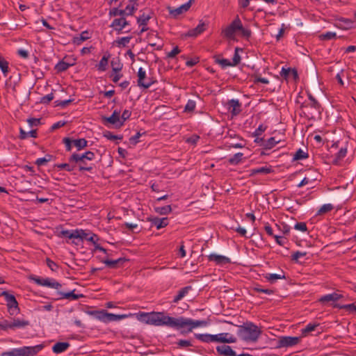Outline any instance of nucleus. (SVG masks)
Here are the masks:
<instances>
[{
    "label": "nucleus",
    "instance_id": "obj_58",
    "mask_svg": "<svg viewBox=\"0 0 356 356\" xmlns=\"http://www.w3.org/2000/svg\"><path fill=\"white\" fill-rule=\"evenodd\" d=\"M123 10H124L125 16L132 15L134 14V11L137 10V7L135 6L134 5H128Z\"/></svg>",
    "mask_w": 356,
    "mask_h": 356
},
{
    "label": "nucleus",
    "instance_id": "obj_38",
    "mask_svg": "<svg viewBox=\"0 0 356 356\" xmlns=\"http://www.w3.org/2000/svg\"><path fill=\"white\" fill-rule=\"evenodd\" d=\"M73 145L77 148V150H81L88 145V141L85 138L73 140Z\"/></svg>",
    "mask_w": 356,
    "mask_h": 356
},
{
    "label": "nucleus",
    "instance_id": "obj_25",
    "mask_svg": "<svg viewBox=\"0 0 356 356\" xmlns=\"http://www.w3.org/2000/svg\"><path fill=\"white\" fill-rule=\"evenodd\" d=\"M30 325V322L27 320L24 319H13V321L10 322L11 330H15L17 328H23Z\"/></svg>",
    "mask_w": 356,
    "mask_h": 356
},
{
    "label": "nucleus",
    "instance_id": "obj_43",
    "mask_svg": "<svg viewBox=\"0 0 356 356\" xmlns=\"http://www.w3.org/2000/svg\"><path fill=\"white\" fill-rule=\"evenodd\" d=\"M155 211L157 213L161 215H167L172 211V208L170 205H166L163 207H155Z\"/></svg>",
    "mask_w": 356,
    "mask_h": 356
},
{
    "label": "nucleus",
    "instance_id": "obj_30",
    "mask_svg": "<svg viewBox=\"0 0 356 356\" xmlns=\"http://www.w3.org/2000/svg\"><path fill=\"white\" fill-rule=\"evenodd\" d=\"M90 38V33L88 31H83L80 35L75 36L73 38V43L77 45L81 44L83 42L87 40Z\"/></svg>",
    "mask_w": 356,
    "mask_h": 356
},
{
    "label": "nucleus",
    "instance_id": "obj_11",
    "mask_svg": "<svg viewBox=\"0 0 356 356\" xmlns=\"http://www.w3.org/2000/svg\"><path fill=\"white\" fill-rule=\"evenodd\" d=\"M208 24L205 23L204 22H202V20L200 21V24L194 29H190L186 34V37H192L195 38L198 35H200L207 28Z\"/></svg>",
    "mask_w": 356,
    "mask_h": 356
},
{
    "label": "nucleus",
    "instance_id": "obj_62",
    "mask_svg": "<svg viewBox=\"0 0 356 356\" xmlns=\"http://www.w3.org/2000/svg\"><path fill=\"white\" fill-rule=\"evenodd\" d=\"M131 115V112L129 110H124L121 116V122H120L119 127H121L123 125L124 122L127 120H128Z\"/></svg>",
    "mask_w": 356,
    "mask_h": 356
},
{
    "label": "nucleus",
    "instance_id": "obj_51",
    "mask_svg": "<svg viewBox=\"0 0 356 356\" xmlns=\"http://www.w3.org/2000/svg\"><path fill=\"white\" fill-rule=\"evenodd\" d=\"M103 136L106 138L108 140H122V136H118V135H114L113 134V133L111 131H106L104 132L103 134Z\"/></svg>",
    "mask_w": 356,
    "mask_h": 356
},
{
    "label": "nucleus",
    "instance_id": "obj_20",
    "mask_svg": "<svg viewBox=\"0 0 356 356\" xmlns=\"http://www.w3.org/2000/svg\"><path fill=\"white\" fill-rule=\"evenodd\" d=\"M128 261L124 257L119 258L115 260H111L108 259H104L102 261L106 266L109 268H118L119 267L122 266L123 264Z\"/></svg>",
    "mask_w": 356,
    "mask_h": 356
},
{
    "label": "nucleus",
    "instance_id": "obj_55",
    "mask_svg": "<svg viewBox=\"0 0 356 356\" xmlns=\"http://www.w3.org/2000/svg\"><path fill=\"white\" fill-rule=\"evenodd\" d=\"M109 15L111 16H121V17H125L124 12L123 9L119 8H113L110 10Z\"/></svg>",
    "mask_w": 356,
    "mask_h": 356
},
{
    "label": "nucleus",
    "instance_id": "obj_22",
    "mask_svg": "<svg viewBox=\"0 0 356 356\" xmlns=\"http://www.w3.org/2000/svg\"><path fill=\"white\" fill-rule=\"evenodd\" d=\"M208 259L209 261H215L217 264H226L231 262L229 258L216 254H211L208 256Z\"/></svg>",
    "mask_w": 356,
    "mask_h": 356
},
{
    "label": "nucleus",
    "instance_id": "obj_10",
    "mask_svg": "<svg viewBox=\"0 0 356 356\" xmlns=\"http://www.w3.org/2000/svg\"><path fill=\"white\" fill-rule=\"evenodd\" d=\"M102 122L104 125H107V124H111L115 125V127H120L119 124L120 122H121L120 112L117 110H115L111 116H103Z\"/></svg>",
    "mask_w": 356,
    "mask_h": 356
},
{
    "label": "nucleus",
    "instance_id": "obj_27",
    "mask_svg": "<svg viewBox=\"0 0 356 356\" xmlns=\"http://www.w3.org/2000/svg\"><path fill=\"white\" fill-rule=\"evenodd\" d=\"M195 339L200 340L202 342L204 343H211L215 342V339L216 337L215 334H195Z\"/></svg>",
    "mask_w": 356,
    "mask_h": 356
},
{
    "label": "nucleus",
    "instance_id": "obj_4",
    "mask_svg": "<svg viewBox=\"0 0 356 356\" xmlns=\"http://www.w3.org/2000/svg\"><path fill=\"white\" fill-rule=\"evenodd\" d=\"M86 313L90 316H94L96 319L104 323L117 321L127 317L126 314H114L107 312L106 310H88Z\"/></svg>",
    "mask_w": 356,
    "mask_h": 356
},
{
    "label": "nucleus",
    "instance_id": "obj_40",
    "mask_svg": "<svg viewBox=\"0 0 356 356\" xmlns=\"http://www.w3.org/2000/svg\"><path fill=\"white\" fill-rule=\"evenodd\" d=\"M334 308L338 309H344L350 312H356V305L354 303L341 305L339 304H333Z\"/></svg>",
    "mask_w": 356,
    "mask_h": 356
},
{
    "label": "nucleus",
    "instance_id": "obj_36",
    "mask_svg": "<svg viewBox=\"0 0 356 356\" xmlns=\"http://www.w3.org/2000/svg\"><path fill=\"white\" fill-rule=\"evenodd\" d=\"M73 64L66 63L63 60L59 61L55 66V70L58 72H63L66 71Z\"/></svg>",
    "mask_w": 356,
    "mask_h": 356
},
{
    "label": "nucleus",
    "instance_id": "obj_13",
    "mask_svg": "<svg viewBox=\"0 0 356 356\" xmlns=\"http://www.w3.org/2000/svg\"><path fill=\"white\" fill-rule=\"evenodd\" d=\"M193 1V0H189L187 3L181 5V6L177 8L168 7V9L169 10L170 14L172 15L174 17H176L178 15L182 14L183 13L186 12L191 8Z\"/></svg>",
    "mask_w": 356,
    "mask_h": 356
},
{
    "label": "nucleus",
    "instance_id": "obj_12",
    "mask_svg": "<svg viewBox=\"0 0 356 356\" xmlns=\"http://www.w3.org/2000/svg\"><path fill=\"white\" fill-rule=\"evenodd\" d=\"M344 296L342 294L337 293H332L330 294H326L325 296H321L318 301L322 304H325L329 302H332V305L333 304H336L335 302L343 298Z\"/></svg>",
    "mask_w": 356,
    "mask_h": 356
},
{
    "label": "nucleus",
    "instance_id": "obj_50",
    "mask_svg": "<svg viewBox=\"0 0 356 356\" xmlns=\"http://www.w3.org/2000/svg\"><path fill=\"white\" fill-rule=\"evenodd\" d=\"M131 39V36L122 37L121 38L116 40L115 41V43L117 44V45L119 47H125L130 42Z\"/></svg>",
    "mask_w": 356,
    "mask_h": 356
},
{
    "label": "nucleus",
    "instance_id": "obj_17",
    "mask_svg": "<svg viewBox=\"0 0 356 356\" xmlns=\"http://www.w3.org/2000/svg\"><path fill=\"white\" fill-rule=\"evenodd\" d=\"M227 105L232 115H237L241 112V104L238 99L229 100Z\"/></svg>",
    "mask_w": 356,
    "mask_h": 356
},
{
    "label": "nucleus",
    "instance_id": "obj_14",
    "mask_svg": "<svg viewBox=\"0 0 356 356\" xmlns=\"http://www.w3.org/2000/svg\"><path fill=\"white\" fill-rule=\"evenodd\" d=\"M95 157V153L90 151H88L82 154H73L70 158L69 161H83V159H86L88 161H92Z\"/></svg>",
    "mask_w": 356,
    "mask_h": 356
},
{
    "label": "nucleus",
    "instance_id": "obj_57",
    "mask_svg": "<svg viewBox=\"0 0 356 356\" xmlns=\"http://www.w3.org/2000/svg\"><path fill=\"white\" fill-rule=\"evenodd\" d=\"M337 37V35L334 32H327L325 33L320 35L319 38L322 40H329L334 39Z\"/></svg>",
    "mask_w": 356,
    "mask_h": 356
},
{
    "label": "nucleus",
    "instance_id": "obj_64",
    "mask_svg": "<svg viewBox=\"0 0 356 356\" xmlns=\"http://www.w3.org/2000/svg\"><path fill=\"white\" fill-rule=\"evenodd\" d=\"M63 143L65 145L66 150L67 152H70L72 150V145L73 144V140L70 138H64L63 139Z\"/></svg>",
    "mask_w": 356,
    "mask_h": 356
},
{
    "label": "nucleus",
    "instance_id": "obj_23",
    "mask_svg": "<svg viewBox=\"0 0 356 356\" xmlns=\"http://www.w3.org/2000/svg\"><path fill=\"white\" fill-rule=\"evenodd\" d=\"M250 176H254L257 174H264L267 175L273 172V170L271 166H263L257 168H254L250 170Z\"/></svg>",
    "mask_w": 356,
    "mask_h": 356
},
{
    "label": "nucleus",
    "instance_id": "obj_19",
    "mask_svg": "<svg viewBox=\"0 0 356 356\" xmlns=\"http://www.w3.org/2000/svg\"><path fill=\"white\" fill-rule=\"evenodd\" d=\"M216 351L218 355L222 356H237L236 352L228 345H221L216 347Z\"/></svg>",
    "mask_w": 356,
    "mask_h": 356
},
{
    "label": "nucleus",
    "instance_id": "obj_16",
    "mask_svg": "<svg viewBox=\"0 0 356 356\" xmlns=\"http://www.w3.org/2000/svg\"><path fill=\"white\" fill-rule=\"evenodd\" d=\"M129 24V22L126 19L125 17H120L115 19L111 23V27L113 28L114 30L116 31L119 34L121 33L122 29Z\"/></svg>",
    "mask_w": 356,
    "mask_h": 356
},
{
    "label": "nucleus",
    "instance_id": "obj_48",
    "mask_svg": "<svg viewBox=\"0 0 356 356\" xmlns=\"http://www.w3.org/2000/svg\"><path fill=\"white\" fill-rule=\"evenodd\" d=\"M309 156L307 152H305L301 149H298V151L294 154L293 159V161L301 160L304 159H307Z\"/></svg>",
    "mask_w": 356,
    "mask_h": 356
},
{
    "label": "nucleus",
    "instance_id": "obj_32",
    "mask_svg": "<svg viewBox=\"0 0 356 356\" xmlns=\"http://www.w3.org/2000/svg\"><path fill=\"white\" fill-rule=\"evenodd\" d=\"M265 278L270 283H275L277 280L286 279L285 273L282 271L280 274L268 273L265 275Z\"/></svg>",
    "mask_w": 356,
    "mask_h": 356
},
{
    "label": "nucleus",
    "instance_id": "obj_7",
    "mask_svg": "<svg viewBox=\"0 0 356 356\" xmlns=\"http://www.w3.org/2000/svg\"><path fill=\"white\" fill-rule=\"evenodd\" d=\"M239 29H242V22L238 16H236L232 23L223 30L224 37L234 39L235 33Z\"/></svg>",
    "mask_w": 356,
    "mask_h": 356
},
{
    "label": "nucleus",
    "instance_id": "obj_63",
    "mask_svg": "<svg viewBox=\"0 0 356 356\" xmlns=\"http://www.w3.org/2000/svg\"><path fill=\"white\" fill-rule=\"evenodd\" d=\"M8 329L11 330L10 322L7 320L0 321V330L6 331Z\"/></svg>",
    "mask_w": 356,
    "mask_h": 356
},
{
    "label": "nucleus",
    "instance_id": "obj_26",
    "mask_svg": "<svg viewBox=\"0 0 356 356\" xmlns=\"http://www.w3.org/2000/svg\"><path fill=\"white\" fill-rule=\"evenodd\" d=\"M153 13L149 11L147 13L143 12L138 17H137V23L139 26H147L148 21L152 17Z\"/></svg>",
    "mask_w": 356,
    "mask_h": 356
},
{
    "label": "nucleus",
    "instance_id": "obj_33",
    "mask_svg": "<svg viewBox=\"0 0 356 356\" xmlns=\"http://www.w3.org/2000/svg\"><path fill=\"white\" fill-rule=\"evenodd\" d=\"M29 136H31L32 138H37V136H38L37 130L36 129H33V130H31L29 132H26L22 128L19 129V138L21 140H24L26 138H28Z\"/></svg>",
    "mask_w": 356,
    "mask_h": 356
},
{
    "label": "nucleus",
    "instance_id": "obj_21",
    "mask_svg": "<svg viewBox=\"0 0 356 356\" xmlns=\"http://www.w3.org/2000/svg\"><path fill=\"white\" fill-rule=\"evenodd\" d=\"M148 220L151 222L152 225H154L156 227L157 229H160L166 227L168 225V218H149Z\"/></svg>",
    "mask_w": 356,
    "mask_h": 356
},
{
    "label": "nucleus",
    "instance_id": "obj_59",
    "mask_svg": "<svg viewBox=\"0 0 356 356\" xmlns=\"http://www.w3.org/2000/svg\"><path fill=\"white\" fill-rule=\"evenodd\" d=\"M46 264L47 266L52 270V271H57L58 269V265L56 264L54 261H53L49 258L46 259Z\"/></svg>",
    "mask_w": 356,
    "mask_h": 356
},
{
    "label": "nucleus",
    "instance_id": "obj_1",
    "mask_svg": "<svg viewBox=\"0 0 356 356\" xmlns=\"http://www.w3.org/2000/svg\"><path fill=\"white\" fill-rule=\"evenodd\" d=\"M137 319L144 323L154 326H167L176 329L177 318L165 315L164 312H140Z\"/></svg>",
    "mask_w": 356,
    "mask_h": 356
},
{
    "label": "nucleus",
    "instance_id": "obj_34",
    "mask_svg": "<svg viewBox=\"0 0 356 356\" xmlns=\"http://www.w3.org/2000/svg\"><path fill=\"white\" fill-rule=\"evenodd\" d=\"M215 63L219 64L222 68H225L227 67H232L231 62L228 59L220 58L219 55H216L213 56Z\"/></svg>",
    "mask_w": 356,
    "mask_h": 356
},
{
    "label": "nucleus",
    "instance_id": "obj_49",
    "mask_svg": "<svg viewBox=\"0 0 356 356\" xmlns=\"http://www.w3.org/2000/svg\"><path fill=\"white\" fill-rule=\"evenodd\" d=\"M55 166L60 170H65L68 172H71L75 169L76 165H70L69 163H60V164H56Z\"/></svg>",
    "mask_w": 356,
    "mask_h": 356
},
{
    "label": "nucleus",
    "instance_id": "obj_6",
    "mask_svg": "<svg viewBox=\"0 0 356 356\" xmlns=\"http://www.w3.org/2000/svg\"><path fill=\"white\" fill-rule=\"evenodd\" d=\"M1 296L4 297L7 302L8 312L10 315H16L19 313L20 309L18 306V302L13 295L9 293L6 291H4L1 293Z\"/></svg>",
    "mask_w": 356,
    "mask_h": 356
},
{
    "label": "nucleus",
    "instance_id": "obj_31",
    "mask_svg": "<svg viewBox=\"0 0 356 356\" xmlns=\"http://www.w3.org/2000/svg\"><path fill=\"white\" fill-rule=\"evenodd\" d=\"M86 159H83V161H74L77 164L79 171H92L93 170V165L88 164Z\"/></svg>",
    "mask_w": 356,
    "mask_h": 356
},
{
    "label": "nucleus",
    "instance_id": "obj_39",
    "mask_svg": "<svg viewBox=\"0 0 356 356\" xmlns=\"http://www.w3.org/2000/svg\"><path fill=\"white\" fill-rule=\"evenodd\" d=\"M8 65V62L3 56L0 55V69L4 74V76H6L9 72Z\"/></svg>",
    "mask_w": 356,
    "mask_h": 356
},
{
    "label": "nucleus",
    "instance_id": "obj_5",
    "mask_svg": "<svg viewBox=\"0 0 356 356\" xmlns=\"http://www.w3.org/2000/svg\"><path fill=\"white\" fill-rule=\"evenodd\" d=\"M43 345L40 344L35 346H24L19 348H15L10 351L1 353L0 356H34L43 348Z\"/></svg>",
    "mask_w": 356,
    "mask_h": 356
},
{
    "label": "nucleus",
    "instance_id": "obj_60",
    "mask_svg": "<svg viewBox=\"0 0 356 356\" xmlns=\"http://www.w3.org/2000/svg\"><path fill=\"white\" fill-rule=\"evenodd\" d=\"M46 286L58 290L61 284L55 280L49 279Z\"/></svg>",
    "mask_w": 356,
    "mask_h": 356
},
{
    "label": "nucleus",
    "instance_id": "obj_8",
    "mask_svg": "<svg viewBox=\"0 0 356 356\" xmlns=\"http://www.w3.org/2000/svg\"><path fill=\"white\" fill-rule=\"evenodd\" d=\"M155 82L152 77L147 76L146 72L142 67L138 69L137 83L140 88L147 89Z\"/></svg>",
    "mask_w": 356,
    "mask_h": 356
},
{
    "label": "nucleus",
    "instance_id": "obj_35",
    "mask_svg": "<svg viewBox=\"0 0 356 356\" xmlns=\"http://www.w3.org/2000/svg\"><path fill=\"white\" fill-rule=\"evenodd\" d=\"M110 58V54H105L102 59L100 60L99 64L97 65V69L99 71L104 72L106 70V67L108 65V59Z\"/></svg>",
    "mask_w": 356,
    "mask_h": 356
},
{
    "label": "nucleus",
    "instance_id": "obj_37",
    "mask_svg": "<svg viewBox=\"0 0 356 356\" xmlns=\"http://www.w3.org/2000/svg\"><path fill=\"white\" fill-rule=\"evenodd\" d=\"M61 234L63 236L68 238L70 239H76V238H80V235H79L76 229L73 231L70 230H63L61 232Z\"/></svg>",
    "mask_w": 356,
    "mask_h": 356
},
{
    "label": "nucleus",
    "instance_id": "obj_9",
    "mask_svg": "<svg viewBox=\"0 0 356 356\" xmlns=\"http://www.w3.org/2000/svg\"><path fill=\"white\" fill-rule=\"evenodd\" d=\"M300 337H280L278 339L277 347L280 348L292 347L293 346L298 344L300 341Z\"/></svg>",
    "mask_w": 356,
    "mask_h": 356
},
{
    "label": "nucleus",
    "instance_id": "obj_52",
    "mask_svg": "<svg viewBox=\"0 0 356 356\" xmlns=\"http://www.w3.org/2000/svg\"><path fill=\"white\" fill-rule=\"evenodd\" d=\"M347 154L346 148H341L335 156L334 162L337 163L339 161L343 159Z\"/></svg>",
    "mask_w": 356,
    "mask_h": 356
},
{
    "label": "nucleus",
    "instance_id": "obj_29",
    "mask_svg": "<svg viewBox=\"0 0 356 356\" xmlns=\"http://www.w3.org/2000/svg\"><path fill=\"white\" fill-rule=\"evenodd\" d=\"M192 290L191 286H186L185 287L181 288L177 293V295L175 296L173 299L174 303H177L179 300H181L188 293L189 291Z\"/></svg>",
    "mask_w": 356,
    "mask_h": 356
},
{
    "label": "nucleus",
    "instance_id": "obj_44",
    "mask_svg": "<svg viewBox=\"0 0 356 356\" xmlns=\"http://www.w3.org/2000/svg\"><path fill=\"white\" fill-rule=\"evenodd\" d=\"M334 209V206L332 204H323L317 211V216L323 215L327 212L331 211Z\"/></svg>",
    "mask_w": 356,
    "mask_h": 356
},
{
    "label": "nucleus",
    "instance_id": "obj_45",
    "mask_svg": "<svg viewBox=\"0 0 356 356\" xmlns=\"http://www.w3.org/2000/svg\"><path fill=\"white\" fill-rule=\"evenodd\" d=\"M243 156V153H236L232 157L228 159V162L231 165H237L241 161Z\"/></svg>",
    "mask_w": 356,
    "mask_h": 356
},
{
    "label": "nucleus",
    "instance_id": "obj_61",
    "mask_svg": "<svg viewBox=\"0 0 356 356\" xmlns=\"http://www.w3.org/2000/svg\"><path fill=\"white\" fill-rule=\"evenodd\" d=\"M317 326V324L309 323L304 329L302 330V334L303 335H306L307 333L314 331Z\"/></svg>",
    "mask_w": 356,
    "mask_h": 356
},
{
    "label": "nucleus",
    "instance_id": "obj_24",
    "mask_svg": "<svg viewBox=\"0 0 356 356\" xmlns=\"http://www.w3.org/2000/svg\"><path fill=\"white\" fill-rule=\"evenodd\" d=\"M280 75L285 79H287L290 76H292L295 80L298 79V74L296 69L282 67Z\"/></svg>",
    "mask_w": 356,
    "mask_h": 356
},
{
    "label": "nucleus",
    "instance_id": "obj_28",
    "mask_svg": "<svg viewBox=\"0 0 356 356\" xmlns=\"http://www.w3.org/2000/svg\"><path fill=\"white\" fill-rule=\"evenodd\" d=\"M70 346L68 342H57L52 347V350L54 353L58 354L65 351Z\"/></svg>",
    "mask_w": 356,
    "mask_h": 356
},
{
    "label": "nucleus",
    "instance_id": "obj_56",
    "mask_svg": "<svg viewBox=\"0 0 356 356\" xmlns=\"http://www.w3.org/2000/svg\"><path fill=\"white\" fill-rule=\"evenodd\" d=\"M195 106H196V104H195V101L189 99L185 106L184 111L189 112V113L193 112L195 110Z\"/></svg>",
    "mask_w": 356,
    "mask_h": 356
},
{
    "label": "nucleus",
    "instance_id": "obj_41",
    "mask_svg": "<svg viewBox=\"0 0 356 356\" xmlns=\"http://www.w3.org/2000/svg\"><path fill=\"white\" fill-rule=\"evenodd\" d=\"M243 49L240 47H236L234 51V54L232 58V62H231L232 66L238 65L241 62V56L238 54L239 51H242Z\"/></svg>",
    "mask_w": 356,
    "mask_h": 356
},
{
    "label": "nucleus",
    "instance_id": "obj_18",
    "mask_svg": "<svg viewBox=\"0 0 356 356\" xmlns=\"http://www.w3.org/2000/svg\"><path fill=\"white\" fill-rule=\"evenodd\" d=\"M75 289L69 291V292H62V291H58L57 294L58 297L57 298V300H62V299H67L70 300H78L80 298H83L84 296L83 294H75L74 293Z\"/></svg>",
    "mask_w": 356,
    "mask_h": 356
},
{
    "label": "nucleus",
    "instance_id": "obj_54",
    "mask_svg": "<svg viewBox=\"0 0 356 356\" xmlns=\"http://www.w3.org/2000/svg\"><path fill=\"white\" fill-rule=\"evenodd\" d=\"M339 21L343 23V28L345 29H349L354 27L355 22L351 19L341 18Z\"/></svg>",
    "mask_w": 356,
    "mask_h": 356
},
{
    "label": "nucleus",
    "instance_id": "obj_53",
    "mask_svg": "<svg viewBox=\"0 0 356 356\" xmlns=\"http://www.w3.org/2000/svg\"><path fill=\"white\" fill-rule=\"evenodd\" d=\"M31 279L40 286H46L49 278H40L38 277H31Z\"/></svg>",
    "mask_w": 356,
    "mask_h": 356
},
{
    "label": "nucleus",
    "instance_id": "obj_46",
    "mask_svg": "<svg viewBox=\"0 0 356 356\" xmlns=\"http://www.w3.org/2000/svg\"><path fill=\"white\" fill-rule=\"evenodd\" d=\"M279 142L280 140H276L275 137H271L268 140L265 141V143L263 144V147H264V149H270L273 148Z\"/></svg>",
    "mask_w": 356,
    "mask_h": 356
},
{
    "label": "nucleus",
    "instance_id": "obj_47",
    "mask_svg": "<svg viewBox=\"0 0 356 356\" xmlns=\"http://www.w3.org/2000/svg\"><path fill=\"white\" fill-rule=\"evenodd\" d=\"M153 37H157L156 34H154V33H149L147 35V40H148V44L152 47H156L157 50H161L163 47V44L158 45L156 44L154 41H152Z\"/></svg>",
    "mask_w": 356,
    "mask_h": 356
},
{
    "label": "nucleus",
    "instance_id": "obj_3",
    "mask_svg": "<svg viewBox=\"0 0 356 356\" xmlns=\"http://www.w3.org/2000/svg\"><path fill=\"white\" fill-rule=\"evenodd\" d=\"M176 321V330H181V334L191 332L195 327H205L209 324V320H193L182 316L177 318Z\"/></svg>",
    "mask_w": 356,
    "mask_h": 356
},
{
    "label": "nucleus",
    "instance_id": "obj_15",
    "mask_svg": "<svg viewBox=\"0 0 356 356\" xmlns=\"http://www.w3.org/2000/svg\"><path fill=\"white\" fill-rule=\"evenodd\" d=\"M216 339L215 342L222 343H232L236 342V338L232 335H229V333L223 332L218 334H215Z\"/></svg>",
    "mask_w": 356,
    "mask_h": 356
},
{
    "label": "nucleus",
    "instance_id": "obj_2",
    "mask_svg": "<svg viewBox=\"0 0 356 356\" xmlns=\"http://www.w3.org/2000/svg\"><path fill=\"white\" fill-rule=\"evenodd\" d=\"M238 327V336L245 342L257 341L262 333L261 328L250 321H246Z\"/></svg>",
    "mask_w": 356,
    "mask_h": 356
},
{
    "label": "nucleus",
    "instance_id": "obj_42",
    "mask_svg": "<svg viewBox=\"0 0 356 356\" xmlns=\"http://www.w3.org/2000/svg\"><path fill=\"white\" fill-rule=\"evenodd\" d=\"M111 64L113 72L118 73L121 71L122 68V64L120 63L119 58H116L112 60Z\"/></svg>",
    "mask_w": 356,
    "mask_h": 356
}]
</instances>
